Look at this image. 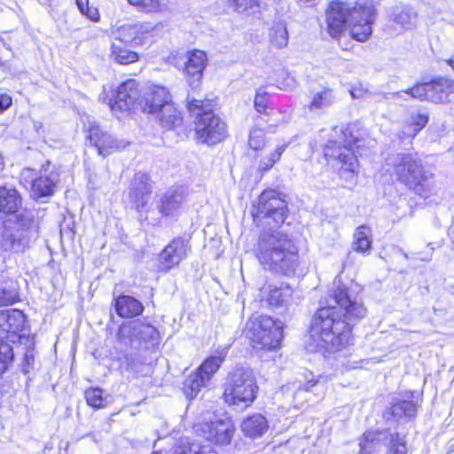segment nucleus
<instances>
[{"instance_id":"nucleus-1","label":"nucleus","mask_w":454,"mask_h":454,"mask_svg":"<svg viewBox=\"0 0 454 454\" xmlns=\"http://www.w3.org/2000/svg\"><path fill=\"white\" fill-rule=\"evenodd\" d=\"M328 299L321 301L311 323L310 335L317 347L328 352H337L350 344L352 327L366 316L364 306L352 284L348 287L334 282Z\"/></svg>"},{"instance_id":"nucleus-2","label":"nucleus","mask_w":454,"mask_h":454,"mask_svg":"<svg viewBox=\"0 0 454 454\" xmlns=\"http://www.w3.org/2000/svg\"><path fill=\"white\" fill-rule=\"evenodd\" d=\"M379 0H356L354 4L333 1L326 10L329 35L339 38L348 27L352 37L358 42L367 41L372 33L376 17L375 4Z\"/></svg>"},{"instance_id":"nucleus-3","label":"nucleus","mask_w":454,"mask_h":454,"mask_svg":"<svg viewBox=\"0 0 454 454\" xmlns=\"http://www.w3.org/2000/svg\"><path fill=\"white\" fill-rule=\"evenodd\" d=\"M257 258L264 269L287 277L294 275L300 265L294 241L286 233L278 231L262 234Z\"/></svg>"},{"instance_id":"nucleus-4","label":"nucleus","mask_w":454,"mask_h":454,"mask_svg":"<svg viewBox=\"0 0 454 454\" xmlns=\"http://www.w3.org/2000/svg\"><path fill=\"white\" fill-rule=\"evenodd\" d=\"M384 168L410 191L427 198L433 193L434 175L426 168L416 153H395L387 155Z\"/></svg>"},{"instance_id":"nucleus-5","label":"nucleus","mask_w":454,"mask_h":454,"mask_svg":"<svg viewBox=\"0 0 454 454\" xmlns=\"http://www.w3.org/2000/svg\"><path fill=\"white\" fill-rule=\"evenodd\" d=\"M33 212L24 209L3 222L0 246L6 252L23 253L38 238Z\"/></svg>"},{"instance_id":"nucleus-6","label":"nucleus","mask_w":454,"mask_h":454,"mask_svg":"<svg viewBox=\"0 0 454 454\" xmlns=\"http://www.w3.org/2000/svg\"><path fill=\"white\" fill-rule=\"evenodd\" d=\"M258 389L253 370L249 367H236L226 376L223 398L229 406L245 409L253 404Z\"/></svg>"},{"instance_id":"nucleus-7","label":"nucleus","mask_w":454,"mask_h":454,"mask_svg":"<svg viewBox=\"0 0 454 454\" xmlns=\"http://www.w3.org/2000/svg\"><path fill=\"white\" fill-rule=\"evenodd\" d=\"M187 109L196 117L195 130L199 139L207 144H216L226 136L225 123L214 114L210 101L187 96Z\"/></svg>"},{"instance_id":"nucleus-8","label":"nucleus","mask_w":454,"mask_h":454,"mask_svg":"<svg viewBox=\"0 0 454 454\" xmlns=\"http://www.w3.org/2000/svg\"><path fill=\"white\" fill-rule=\"evenodd\" d=\"M144 112L151 114L166 129L180 126L183 118L166 87L153 86L145 98Z\"/></svg>"},{"instance_id":"nucleus-9","label":"nucleus","mask_w":454,"mask_h":454,"mask_svg":"<svg viewBox=\"0 0 454 454\" xmlns=\"http://www.w3.org/2000/svg\"><path fill=\"white\" fill-rule=\"evenodd\" d=\"M246 335L254 348L276 349L283 339V323L269 316L251 318L247 323Z\"/></svg>"},{"instance_id":"nucleus-10","label":"nucleus","mask_w":454,"mask_h":454,"mask_svg":"<svg viewBox=\"0 0 454 454\" xmlns=\"http://www.w3.org/2000/svg\"><path fill=\"white\" fill-rule=\"evenodd\" d=\"M354 128V125L340 127L338 139L329 140L324 149L325 157L329 162L336 160L343 169L349 172H355L358 162L354 146H360L359 139L353 133Z\"/></svg>"},{"instance_id":"nucleus-11","label":"nucleus","mask_w":454,"mask_h":454,"mask_svg":"<svg viewBox=\"0 0 454 454\" xmlns=\"http://www.w3.org/2000/svg\"><path fill=\"white\" fill-rule=\"evenodd\" d=\"M452 93H454V80L439 76L429 82L419 83L406 90L395 92L393 97L403 98L406 95L421 101L439 104L449 102V97Z\"/></svg>"},{"instance_id":"nucleus-12","label":"nucleus","mask_w":454,"mask_h":454,"mask_svg":"<svg viewBox=\"0 0 454 454\" xmlns=\"http://www.w3.org/2000/svg\"><path fill=\"white\" fill-rule=\"evenodd\" d=\"M118 340L126 345L129 343L135 349H147L159 344L160 333L151 325L140 321H130L119 328Z\"/></svg>"},{"instance_id":"nucleus-13","label":"nucleus","mask_w":454,"mask_h":454,"mask_svg":"<svg viewBox=\"0 0 454 454\" xmlns=\"http://www.w3.org/2000/svg\"><path fill=\"white\" fill-rule=\"evenodd\" d=\"M288 208L286 195L269 189L262 192L258 205L253 212L254 217L272 218L277 224L283 223L287 217Z\"/></svg>"},{"instance_id":"nucleus-14","label":"nucleus","mask_w":454,"mask_h":454,"mask_svg":"<svg viewBox=\"0 0 454 454\" xmlns=\"http://www.w3.org/2000/svg\"><path fill=\"white\" fill-rule=\"evenodd\" d=\"M193 428L199 435L219 445L229 444L234 433L231 420L227 418L211 422L197 423Z\"/></svg>"},{"instance_id":"nucleus-15","label":"nucleus","mask_w":454,"mask_h":454,"mask_svg":"<svg viewBox=\"0 0 454 454\" xmlns=\"http://www.w3.org/2000/svg\"><path fill=\"white\" fill-rule=\"evenodd\" d=\"M141 90L138 82L134 79H129L122 82L117 89L113 99H110L109 106L114 114L129 113L140 98Z\"/></svg>"},{"instance_id":"nucleus-16","label":"nucleus","mask_w":454,"mask_h":454,"mask_svg":"<svg viewBox=\"0 0 454 454\" xmlns=\"http://www.w3.org/2000/svg\"><path fill=\"white\" fill-rule=\"evenodd\" d=\"M152 184L147 174H135L129 187V198L132 207L138 213H147V206L151 199Z\"/></svg>"},{"instance_id":"nucleus-17","label":"nucleus","mask_w":454,"mask_h":454,"mask_svg":"<svg viewBox=\"0 0 454 454\" xmlns=\"http://www.w3.org/2000/svg\"><path fill=\"white\" fill-rule=\"evenodd\" d=\"M190 250L189 241L183 238H176L168 243L159 254V268L161 271H168L186 258Z\"/></svg>"},{"instance_id":"nucleus-18","label":"nucleus","mask_w":454,"mask_h":454,"mask_svg":"<svg viewBox=\"0 0 454 454\" xmlns=\"http://www.w3.org/2000/svg\"><path fill=\"white\" fill-rule=\"evenodd\" d=\"M419 22V14L410 5L393 7L388 13V27L396 34L414 29Z\"/></svg>"},{"instance_id":"nucleus-19","label":"nucleus","mask_w":454,"mask_h":454,"mask_svg":"<svg viewBox=\"0 0 454 454\" xmlns=\"http://www.w3.org/2000/svg\"><path fill=\"white\" fill-rule=\"evenodd\" d=\"M26 317L20 309H11L0 311V340L6 337L12 342L25 326Z\"/></svg>"},{"instance_id":"nucleus-20","label":"nucleus","mask_w":454,"mask_h":454,"mask_svg":"<svg viewBox=\"0 0 454 454\" xmlns=\"http://www.w3.org/2000/svg\"><path fill=\"white\" fill-rule=\"evenodd\" d=\"M207 63V57L206 52L194 50L188 53L185 62L184 75L192 89L195 90L200 87Z\"/></svg>"},{"instance_id":"nucleus-21","label":"nucleus","mask_w":454,"mask_h":454,"mask_svg":"<svg viewBox=\"0 0 454 454\" xmlns=\"http://www.w3.org/2000/svg\"><path fill=\"white\" fill-rule=\"evenodd\" d=\"M150 32L151 27L148 25H124L118 29L114 42H121L129 46H141L145 43Z\"/></svg>"},{"instance_id":"nucleus-22","label":"nucleus","mask_w":454,"mask_h":454,"mask_svg":"<svg viewBox=\"0 0 454 454\" xmlns=\"http://www.w3.org/2000/svg\"><path fill=\"white\" fill-rule=\"evenodd\" d=\"M185 189L180 187H171L162 193L157 200V207L163 216H174L179 210L185 200Z\"/></svg>"},{"instance_id":"nucleus-23","label":"nucleus","mask_w":454,"mask_h":454,"mask_svg":"<svg viewBox=\"0 0 454 454\" xmlns=\"http://www.w3.org/2000/svg\"><path fill=\"white\" fill-rule=\"evenodd\" d=\"M411 395L402 397H395L393 399L391 406L386 412L387 419L400 420L407 419L409 420L415 419L417 416L418 407L419 406L418 401H413Z\"/></svg>"},{"instance_id":"nucleus-24","label":"nucleus","mask_w":454,"mask_h":454,"mask_svg":"<svg viewBox=\"0 0 454 454\" xmlns=\"http://www.w3.org/2000/svg\"><path fill=\"white\" fill-rule=\"evenodd\" d=\"M22 205V197L11 184L0 185V213L13 216L18 215Z\"/></svg>"},{"instance_id":"nucleus-25","label":"nucleus","mask_w":454,"mask_h":454,"mask_svg":"<svg viewBox=\"0 0 454 454\" xmlns=\"http://www.w3.org/2000/svg\"><path fill=\"white\" fill-rule=\"evenodd\" d=\"M88 138L97 149L98 154L106 156L114 150L120 148V144L112 135L103 131L98 126H92L89 129Z\"/></svg>"},{"instance_id":"nucleus-26","label":"nucleus","mask_w":454,"mask_h":454,"mask_svg":"<svg viewBox=\"0 0 454 454\" xmlns=\"http://www.w3.org/2000/svg\"><path fill=\"white\" fill-rule=\"evenodd\" d=\"M46 172L47 170L45 169L43 174L41 173V175L32 182L31 192L32 197L35 200L51 196L54 192V188L58 182V175L54 172H51L50 174Z\"/></svg>"},{"instance_id":"nucleus-27","label":"nucleus","mask_w":454,"mask_h":454,"mask_svg":"<svg viewBox=\"0 0 454 454\" xmlns=\"http://www.w3.org/2000/svg\"><path fill=\"white\" fill-rule=\"evenodd\" d=\"M268 293L266 300L269 304L276 307L286 306L293 295V289L286 283L270 284L263 288Z\"/></svg>"},{"instance_id":"nucleus-28","label":"nucleus","mask_w":454,"mask_h":454,"mask_svg":"<svg viewBox=\"0 0 454 454\" xmlns=\"http://www.w3.org/2000/svg\"><path fill=\"white\" fill-rule=\"evenodd\" d=\"M115 311L121 317H134L144 311L143 304L129 295H121L115 299Z\"/></svg>"},{"instance_id":"nucleus-29","label":"nucleus","mask_w":454,"mask_h":454,"mask_svg":"<svg viewBox=\"0 0 454 454\" xmlns=\"http://www.w3.org/2000/svg\"><path fill=\"white\" fill-rule=\"evenodd\" d=\"M268 428L269 424L266 418L260 413L247 417L241 424L242 432L250 438L261 437Z\"/></svg>"},{"instance_id":"nucleus-30","label":"nucleus","mask_w":454,"mask_h":454,"mask_svg":"<svg viewBox=\"0 0 454 454\" xmlns=\"http://www.w3.org/2000/svg\"><path fill=\"white\" fill-rule=\"evenodd\" d=\"M128 46L121 42H113L110 53L111 59L120 65H129L137 62L139 59L138 53L129 50Z\"/></svg>"},{"instance_id":"nucleus-31","label":"nucleus","mask_w":454,"mask_h":454,"mask_svg":"<svg viewBox=\"0 0 454 454\" xmlns=\"http://www.w3.org/2000/svg\"><path fill=\"white\" fill-rule=\"evenodd\" d=\"M226 356V350L218 351L215 355L207 358L198 368L197 372L201 376H207L210 381L213 374L217 372Z\"/></svg>"},{"instance_id":"nucleus-32","label":"nucleus","mask_w":454,"mask_h":454,"mask_svg":"<svg viewBox=\"0 0 454 454\" xmlns=\"http://www.w3.org/2000/svg\"><path fill=\"white\" fill-rule=\"evenodd\" d=\"M371 230L365 225L358 226L354 233L353 249L357 253H369L372 248Z\"/></svg>"},{"instance_id":"nucleus-33","label":"nucleus","mask_w":454,"mask_h":454,"mask_svg":"<svg viewBox=\"0 0 454 454\" xmlns=\"http://www.w3.org/2000/svg\"><path fill=\"white\" fill-rule=\"evenodd\" d=\"M335 102L333 92L329 88L315 92L309 106L310 111H318L330 107Z\"/></svg>"},{"instance_id":"nucleus-34","label":"nucleus","mask_w":454,"mask_h":454,"mask_svg":"<svg viewBox=\"0 0 454 454\" xmlns=\"http://www.w3.org/2000/svg\"><path fill=\"white\" fill-rule=\"evenodd\" d=\"M208 382L207 376H201L197 372L191 374L184 383V390L186 396L190 399L194 398Z\"/></svg>"},{"instance_id":"nucleus-35","label":"nucleus","mask_w":454,"mask_h":454,"mask_svg":"<svg viewBox=\"0 0 454 454\" xmlns=\"http://www.w3.org/2000/svg\"><path fill=\"white\" fill-rule=\"evenodd\" d=\"M270 42L271 45L281 49L288 43V32L286 26L283 23H276L270 30Z\"/></svg>"},{"instance_id":"nucleus-36","label":"nucleus","mask_w":454,"mask_h":454,"mask_svg":"<svg viewBox=\"0 0 454 454\" xmlns=\"http://www.w3.org/2000/svg\"><path fill=\"white\" fill-rule=\"evenodd\" d=\"M19 301L18 287L12 280L0 284V306L13 304Z\"/></svg>"},{"instance_id":"nucleus-37","label":"nucleus","mask_w":454,"mask_h":454,"mask_svg":"<svg viewBox=\"0 0 454 454\" xmlns=\"http://www.w3.org/2000/svg\"><path fill=\"white\" fill-rule=\"evenodd\" d=\"M428 122V115L426 114H413L410 117L409 124L405 127L403 133L414 137Z\"/></svg>"},{"instance_id":"nucleus-38","label":"nucleus","mask_w":454,"mask_h":454,"mask_svg":"<svg viewBox=\"0 0 454 454\" xmlns=\"http://www.w3.org/2000/svg\"><path fill=\"white\" fill-rule=\"evenodd\" d=\"M14 360V351L12 346L0 340V376L4 373Z\"/></svg>"},{"instance_id":"nucleus-39","label":"nucleus","mask_w":454,"mask_h":454,"mask_svg":"<svg viewBox=\"0 0 454 454\" xmlns=\"http://www.w3.org/2000/svg\"><path fill=\"white\" fill-rule=\"evenodd\" d=\"M309 375H311V378L309 379L306 376V382L303 386H300L298 389L313 392L317 397L323 396L326 391L325 382L322 380L323 378L319 376L315 379L311 372H309Z\"/></svg>"},{"instance_id":"nucleus-40","label":"nucleus","mask_w":454,"mask_h":454,"mask_svg":"<svg viewBox=\"0 0 454 454\" xmlns=\"http://www.w3.org/2000/svg\"><path fill=\"white\" fill-rule=\"evenodd\" d=\"M84 395L87 404L95 409L103 408L106 405V398L103 396V389L99 387H90Z\"/></svg>"},{"instance_id":"nucleus-41","label":"nucleus","mask_w":454,"mask_h":454,"mask_svg":"<svg viewBox=\"0 0 454 454\" xmlns=\"http://www.w3.org/2000/svg\"><path fill=\"white\" fill-rule=\"evenodd\" d=\"M127 2L137 11L146 13L158 12L161 10L160 0H127Z\"/></svg>"},{"instance_id":"nucleus-42","label":"nucleus","mask_w":454,"mask_h":454,"mask_svg":"<svg viewBox=\"0 0 454 454\" xmlns=\"http://www.w3.org/2000/svg\"><path fill=\"white\" fill-rule=\"evenodd\" d=\"M408 449L404 436L391 434L387 446V454H407Z\"/></svg>"},{"instance_id":"nucleus-43","label":"nucleus","mask_w":454,"mask_h":454,"mask_svg":"<svg viewBox=\"0 0 454 454\" xmlns=\"http://www.w3.org/2000/svg\"><path fill=\"white\" fill-rule=\"evenodd\" d=\"M173 454H215L209 446H200L195 443L180 444L174 448Z\"/></svg>"},{"instance_id":"nucleus-44","label":"nucleus","mask_w":454,"mask_h":454,"mask_svg":"<svg viewBox=\"0 0 454 454\" xmlns=\"http://www.w3.org/2000/svg\"><path fill=\"white\" fill-rule=\"evenodd\" d=\"M264 130L255 124L250 130L248 144L253 150H260L265 145Z\"/></svg>"},{"instance_id":"nucleus-45","label":"nucleus","mask_w":454,"mask_h":454,"mask_svg":"<svg viewBox=\"0 0 454 454\" xmlns=\"http://www.w3.org/2000/svg\"><path fill=\"white\" fill-rule=\"evenodd\" d=\"M80 12L92 21L99 20V13L97 8L89 5V0H75Z\"/></svg>"},{"instance_id":"nucleus-46","label":"nucleus","mask_w":454,"mask_h":454,"mask_svg":"<svg viewBox=\"0 0 454 454\" xmlns=\"http://www.w3.org/2000/svg\"><path fill=\"white\" fill-rule=\"evenodd\" d=\"M269 94L263 88L256 90L254 97V108L260 114H266L268 108Z\"/></svg>"},{"instance_id":"nucleus-47","label":"nucleus","mask_w":454,"mask_h":454,"mask_svg":"<svg viewBox=\"0 0 454 454\" xmlns=\"http://www.w3.org/2000/svg\"><path fill=\"white\" fill-rule=\"evenodd\" d=\"M376 440V433L374 432H365L363 435V438L359 443L360 445V453L361 454H368L370 452L371 447L369 446Z\"/></svg>"},{"instance_id":"nucleus-48","label":"nucleus","mask_w":454,"mask_h":454,"mask_svg":"<svg viewBox=\"0 0 454 454\" xmlns=\"http://www.w3.org/2000/svg\"><path fill=\"white\" fill-rule=\"evenodd\" d=\"M35 363V354L34 348H28L24 354V358L22 362V372L27 374L29 372V369L34 367Z\"/></svg>"},{"instance_id":"nucleus-49","label":"nucleus","mask_w":454,"mask_h":454,"mask_svg":"<svg viewBox=\"0 0 454 454\" xmlns=\"http://www.w3.org/2000/svg\"><path fill=\"white\" fill-rule=\"evenodd\" d=\"M287 147V145H281L279 146H278L274 152H272L270 156H269V159L273 162V163H276L277 161L279 160L282 153L285 152V150L286 149Z\"/></svg>"},{"instance_id":"nucleus-50","label":"nucleus","mask_w":454,"mask_h":454,"mask_svg":"<svg viewBox=\"0 0 454 454\" xmlns=\"http://www.w3.org/2000/svg\"><path fill=\"white\" fill-rule=\"evenodd\" d=\"M12 100L7 94L0 95V114L4 113L12 106Z\"/></svg>"},{"instance_id":"nucleus-51","label":"nucleus","mask_w":454,"mask_h":454,"mask_svg":"<svg viewBox=\"0 0 454 454\" xmlns=\"http://www.w3.org/2000/svg\"><path fill=\"white\" fill-rule=\"evenodd\" d=\"M275 163H273L270 159L269 157L267 158H264L261 160L260 162V165H259V168L262 170V171H268L270 170L273 166H274Z\"/></svg>"},{"instance_id":"nucleus-52","label":"nucleus","mask_w":454,"mask_h":454,"mask_svg":"<svg viewBox=\"0 0 454 454\" xmlns=\"http://www.w3.org/2000/svg\"><path fill=\"white\" fill-rule=\"evenodd\" d=\"M351 96L353 98H359L364 97V93H366V91H363L361 89H356L354 88L351 91Z\"/></svg>"},{"instance_id":"nucleus-53","label":"nucleus","mask_w":454,"mask_h":454,"mask_svg":"<svg viewBox=\"0 0 454 454\" xmlns=\"http://www.w3.org/2000/svg\"><path fill=\"white\" fill-rule=\"evenodd\" d=\"M298 4L305 6H313L316 0H297Z\"/></svg>"},{"instance_id":"nucleus-54","label":"nucleus","mask_w":454,"mask_h":454,"mask_svg":"<svg viewBox=\"0 0 454 454\" xmlns=\"http://www.w3.org/2000/svg\"><path fill=\"white\" fill-rule=\"evenodd\" d=\"M446 62L454 71V56L451 57L450 59H447Z\"/></svg>"},{"instance_id":"nucleus-55","label":"nucleus","mask_w":454,"mask_h":454,"mask_svg":"<svg viewBox=\"0 0 454 454\" xmlns=\"http://www.w3.org/2000/svg\"><path fill=\"white\" fill-rule=\"evenodd\" d=\"M294 80H291V82H290V83H288L287 87L291 89V88H293V87H294Z\"/></svg>"},{"instance_id":"nucleus-56","label":"nucleus","mask_w":454,"mask_h":454,"mask_svg":"<svg viewBox=\"0 0 454 454\" xmlns=\"http://www.w3.org/2000/svg\"><path fill=\"white\" fill-rule=\"evenodd\" d=\"M451 249L454 250V236L451 237Z\"/></svg>"},{"instance_id":"nucleus-57","label":"nucleus","mask_w":454,"mask_h":454,"mask_svg":"<svg viewBox=\"0 0 454 454\" xmlns=\"http://www.w3.org/2000/svg\"><path fill=\"white\" fill-rule=\"evenodd\" d=\"M279 88H280V90H286L287 89V87H285V86L284 87H279Z\"/></svg>"},{"instance_id":"nucleus-58","label":"nucleus","mask_w":454,"mask_h":454,"mask_svg":"<svg viewBox=\"0 0 454 454\" xmlns=\"http://www.w3.org/2000/svg\"><path fill=\"white\" fill-rule=\"evenodd\" d=\"M334 131H335L336 134H338L337 128H334Z\"/></svg>"}]
</instances>
